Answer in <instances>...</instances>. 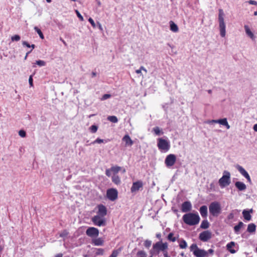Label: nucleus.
<instances>
[{"instance_id": "nucleus-11", "label": "nucleus", "mask_w": 257, "mask_h": 257, "mask_svg": "<svg viewBox=\"0 0 257 257\" xmlns=\"http://www.w3.org/2000/svg\"><path fill=\"white\" fill-rule=\"evenodd\" d=\"M86 234L90 237H96L99 234V230L94 227H89L87 229Z\"/></svg>"}, {"instance_id": "nucleus-46", "label": "nucleus", "mask_w": 257, "mask_h": 257, "mask_svg": "<svg viewBox=\"0 0 257 257\" xmlns=\"http://www.w3.org/2000/svg\"><path fill=\"white\" fill-rule=\"evenodd\" d=\"M198 248L197 245L195 243H193L191 246H190V250L191 251H192L193 252V251L194 250H197V249Z\"/></svg>"}, {"instance_id": "nucleus-40", "label": "nucleus", "mask_w": 257, "mask_h": 257, "mask_svg": "<svg viewBox=\"0 0 257 257\" xmlns=\"http://www.w3.org/2000/svg\"><path fill=\"white\" fill-rule=\"evenodd\" d=\"M21 39V37L18 35H15L11 37L12 41H19Z\"/></svg>"}, {"instance_id": "nucleus-61", "label": "nucleus", "mask_w": 257, "mask_h": 257, "mask_svg": "<svg viewBox=\"0 0 257 257\" xmlns=\"http://www.w3.org/2000/svg\"><path fill=\"white\" fill-rule=\"evenodd\" d=\"M55 257H63V254L62 253H59L56 254Z\"/></svg>"}, {"instance_id": "nucleus-45", "label": "nucleus", "mask_w": 257, "mask_h": 257, "mask_svg": "<svg viewBox=\"0 0 257 257\" xmlns=\"http://www.w3.org/2000/svg\"><path fill=\"white\" fill-rule=\"evenodd\" d=\"M68 232L66 230H64L60 234V236L61 237H65L68 234Z\"/></svg>"}, {"instance_id": "nucleus-27", "label": "nucleus", "mask_w": 257, "mask_h": 257, "mask_svg": "<svg viewBox=\"0 0 257 257\" xmlns=\"http://www.w3.org/2000/svg\"><path fill=\"white\" fill-rule=\"evenodd\" d=\"M170 30L173 32L176 33L179 31L178 26L173 21L170 22Z\"/></svg>"}, {"instance_id": "nucleus-49", "label": "nucleus", "mask_w": 257, "mask_h": 257, "mask_svg": "<svg viewBox=\"0 0 257 257\" xmlns=\"http://www.w3.org/2000/svg\"><path fill=\"white\" fill-rule=\"evenodd\" d=\"M76 14L77 15V16L78 17L79 20L81 21H83V18L82 16V15L80 14V13L78 12V10H75Z\"/></svg>"}, {"instance_id": "nucleus-36", "label": "nucleus", "mask_w": 257, "mask_h": 257, "mask_svg": "<svg viewBox=\"0 0 257 257\" xmlns=\"http://www.w3.org/2000/svg\"><path fill=\"white\" fill-rule=\"evenodd\" d=\"M153 132L157 136H160L161 135V134H163V132H161L160 128L158 126H156V127H154Z\"/></svg>"}, {"instance_id": "nucleus-19", "label": "nucleus", "mask_w": 257, "mask_h": 257, "mask_svg": "<svg viewBox=\"0 0 257 257\" xmlns=\"http://www.w3.org/2000/svg\"><path fill=\"white\" fill-rule=\"evenodd\" d=\"M227 121L226 118L220 119L218 120H211L207 121V123L209 124H212L213 123H218L223 125H225V124H227Z\"/></svg>"}, {"instance_id": "nucleus-17", "label": "nucleus", "mask_w": 257, "mask_h": 257, "mask_svg": "<svg viewBox=\"0 0 257 257\" xmlns=\"http://www.w3.org/2000/svg\"><path fill=\"white\" fill-rule=\"evenodd\" d=\"M253 210L252 209H250V210H243L242 211V215L244 218V219L249 221L251 220V216L250 214V213H252Z\"/></svg>"}, {"instance_id": "nucleus-60", "label": "nucleus", "mask_w": 257, "mask_h": 257, "mask_svg": "<svg viewBox=\"0 0 257 257\" xmlns=\"http://www.w3.org/2000/svg\"><path fill=\"white\" fill-rule=\"evenodd\" d=\"M156 237L159 238V239H161V233H157L156 234Z\"/></svg>"}, {"instance_id": "nucleus-39", "label": "nucleus", "mask_w": 257, "mask_h": 257, "mask_svg": "<svg viewBox=\"0 0 257 257\" xmlns=\"http://www.w3.org/2000/svg\"><path fill=\"white\" fill-rule=\"evenodd\" d=\"M36 64L39 65V66H44L46 65V62L43 60H37L36 61Z\"/></svg>"}, {"instance_id": "nucleus-47", "label": "nucleus", "mask_w": 257, "mask_h": 257, "mask_svg": "<svg viewBox=\"0 0 257 257\" xmlns=\"http://www.w3.org/2000/svg\"><path fill=\"white\" fill-rule=\"evenodd\" d=\"M19 135L20 136H21L22 138H24L26 136V132L24 130H20L19 132Z\"/></svg>"}, {"instance_id": "nucleus-31", "label": "nucleus", "mask_w": 257, "mask_h": 257, "mask_svg": "<svg viewBox=\"0 0 257 257\" xmlns=\"http://www.w3.org/2000/svg\"><path fill=\"white\" fill-rule=\"evenodd\" d=\"M209 226V223L207 220H204L202 221L201 225H200V228L202 229H207Z\"/></svg>"}, {"instance_id": "nucleus-6", "label": "nucleus", "mask_w": 257, "mask_h": 257, "mask_svg": "<svg viewBox=\"0 0 257 257\" xmlns=\"http://www.w3.org/2000/svg\"><path fill=\"white\" fill-rule=\"evenodd\" d=\"M218 183L221 188L228 186L230 183V174L227 171H224L223 176L219 179Z\"/></svg>"}, {"instance_id": "nucleus-37", "label": "nucleus", "mask_w": 257, "mask_h": 257, "mask_svg": "<svg viewBox=\"0 0 257 257\" xmlns=\"http://www.w3.org/2000/svg\"><path fill=\"white\" fill-rule=\"evenodd\" d=\"M98 129L97 126L95 125H92L89 127V130L92 133H95Z\"/></svg>"}, {"instance_id": "nucleus-24", "label": "nucleus", "mask_w": 257, "mask_h": 257, "mask_svg": "<svg viewBox=\"0 0 257 257\" xmlns=\"http://www.w3.org/2000/svg\"><path fill=\"white\" fill-rule=\"evenodd\" d=\"M244 30H245L246 35L249 37H250L252 40H254L255 38V37H254L253 33L250 31L248 26L247 25H245L244 26Z\"/></svg>"}, {"instance_id": "nucleus-3", "label": "nucleus", "mask_w": 257, "mask_h": 257, "mask_svg": "<svg viewBox=\"0 0 257 257\" xmlns=\"http://www.w3.org/2000/svg\"><path fill=\"white\" fill-rule=\"evenodd\" d=\"M224 14L223 10L219 9L218 14V21L220 34L222 37H224L226 35V26L224 21Z\"/></svg>"}, {"instance_id": "nucleus-20", "label": "nucleus", "mask_w": 257, "mask_h": 257, "mask_svg": "<svg viewBox=\"0 0 257 257\" xmlns=\"http://www.w3.org/2000/svg\"><path fill=\"white\" fill-rule=\"evenodd\" d=\"M235 186L237 188L239 191H244L246 189V185L240 181H237L235 183Z\"/></svg>"}, {"instance_id": "nucleus-23", "label": "nucleus", "mask_w": 257, "mask_h": 257, "mask_svg": "<svg viewBox=\"0 0 257 257\" xmlns=\"http://www.w3.org/2000/svg\"><path fill=\"white\" fill-rule=\"evenodd\" d=\"M235 242L234 241H231L227 244L226 248L231 253H235L236 250L232 248V247L235 246Z\"/></svg>"}, {"instance_id": "nucleus-51", "label": "nucleus", "mask_w": 257, "mask_h": 257, "mask_svg": "<svg viewBox=\"0 0 257 257\" xmlns=\"http://www.w3.org/2000/svg\"><path fill=\"white\" fill-rule=\"evenodd\" d=\"M88 21L91 24V25L93 27V28H95L96 25H95L93 20L91 18H89L88 19Z\"/></svg>"}, {"instance_id": "nucleus-2", "label": "nucleus", "mask_w": 257, "mask_h": 257, "mask_svg": "<svg viewBox=\"0 0 257 257\" xmlns=\"http://www.w3.org/2000/svg\"><path fill=\"white\" fill-rule=\"evenodd\" d=\"M182 219L185 223L190 226L198 224L200 220L197 212L186 213L183 216Z\"/></svg>"}, {"instance_id": "nucleus-21", "label": "nucleus", "mask_w": 257, "mask_h": 257, "mask_svg": "<svg viewBox=\"0 0 257 257\" xmlns=\"http://www.w3.org/2000/svg\"><path fill=\"white\" fill-rule=\"evenodd\" d=\"M104 243V240L102 238H97L92 239V244L95 246H101Z\"/></svg>"}, {"instance_id": "nucleus-18", "label": "nucleus", "mask_w": 257, "mask_h": 257, "mask_svg": "<svg viewBox=\"0 0 257 257\" xmlns=\"http://www.w3.org/2000/svg\"><path fill=\"white\" fill-rule=\"evenodd\" d=\"M122 141L125 142V146H132L134 142L128 135H125L122 139Z\"/></svg>"}, {"instance_id": "nucleus-26", "label": "nucleus", "mask_w": 257, "mask_h": 257, "mask_svg": "<svg viewBox=\"0 0 257 257\" xmlns=\"http://www.w3.org/2000/svg\"><path fill=\"white\" fill-rule=\"evenodd\" d=\"M256 230V225L253 223H250L248 225L247 228V231L249 233H254Z\"/></svg>"}, {"instance_id": "nucleus-16", "label": "nucleus", "mask_w": 257, "mask_h": 257, "mask_svg": "<svg viewBox=\"0 0 257 257\" xmlns=\"http://www.w3.org/2000/svg\"><path fill=\"white\" fill-rule=\"evenodd\" d=\"M98 210L97 211V215H100L104 217L107 214V210L106 207L100 204L98 205Z\"/></svg>"}, {"instance_id": "nucleus-48", "label": "nucleus", "mask_w": 257, "mask_h": 257, "mask_svg": "<svg viewBox=\"0 0 257 257\" xmlns=\"http://www.w3.org/2000/svg\"><path fill=\"white\" fill-rule=\"evenodd\" d=\"M111 172H111V168H110V169H106V170H105V175H106L107 177H110V176H111Z\"/></svg>"}, {"instance_id": "nucleus-57", "label": "nucleus", "mask_w": 257, "mask_h": 257, "mask_svg": "<svg viewBox=\"0 0 257 257\" xmlns=\"http://www.w3.org/2000/svg\"><path fill=\"white\" fill-rule=\"evenodd\" d=\"M32 52V50L28 51L27 53H26V55L24 58V60H26L27 59V57L28 56V55Z\"/></svg>"}, {"instance_id": "nucleus-25", "label": "nucleus", "mask_w": 257, "mask_h": 257, "mask_svg": "<svg viewBox=\"0 0 257 257\" xmlns=\"http://www.w3.org/2000/svg\"><path fill=\"white\" fill-rule=\"evenodd\" d=\"M111 180L116 185H119L121 183L120 178L117 175H113L111 176Z\"/></svg>"}, {"instance_id": "nucleus-42", "label": "nucleus", "mask_w": 257, "mask_h": 257, "mask_svg": "<svg viewBox=\"0 0 257 257\" xmlns=\"http://www.w3.org/2000/svg\"><path fill=\"white\" fill-rule=\"evenodd\" d=\"M137 255L138 256H140L141 257H146V253L144 250H139L137 252Z\"/></svg>"}, {"instance_id": "nucleus-35", "label": "nucleus", "mask_w": 257, "mask_h": 257, "mask_svg": "<svg viewBox=\"0 0 257 257\" xmlns=\"http://www.w3.org/2000/svg\"><path fill=\"white\" fill-rule=\"evenodd\" d=\"M107 119L109 121H110L112 122H113V123H116L118 122L117 118L115 116H114V115L108 116Z\"/></svg>"}, {"instance_id": "nucleus-13", "label": "nucleus", "mask_w": 257, "mask_h": 257, "mask_svg": "<svg viewBox=\"0 0 257 257\" xmlns=\"http://www.w3.org/2000/svg\"><path fill=\"white\" fill-rule=\"evenodd\" d=\"M143 184L142 181H138L133 183L132 186L131 188L132 193L136 192L143 187Z\"/></svg>"}, {"instance_id": "nucleus-30", "label": "nucleus", "mask_w": 257, "mask_h": 257, "mask_svg": "<svg viewBox=\"0 0 257 257\" xmlns=\"http://www.w3.org/2000/svg\"><path fill=\"white\" fill-rule=\"evenodd\" d=\"M179 247L182 249H185L187 247V243L184 239H181L179 240Z\"/></svg>"}, {"instance_id": "nucleus-12", "label": "nucleus", "mask_w": 257, "mask_h": 257, "mask_svg": "<svg viewBox=\"0 0 257 257\" xmlns=\"http://www.w3.org/2000/svg\"><path fill=\"white\" fill-rule=\"evenodd\" d=\"M236 168L239 172V173L247 179L248 182L251 183V179L249 174L242 166L240 165H237Z\"/></svg>"}, {"instance_id": "nucleus-28", "label": "nucleus", "mask_w": 257, "mask_h": 257, "mask_svg": "<svg viewBox=\"0 0 257 257\" xmlns=\"http://www.w3.org/2000/svg\"><path fill=\"white\" fill-rule=\"evenodd\" d=\"M243 226H244V224L242 222H241V221L239 222L238 224L235 225L234 227V232L236 234H238L240 228L241 227H242Z\"/></svg>"}, {"instance_id": "nucleus-55", "label": "nucleus", "mask_w": 257, "mask_h": 257, "mask_svg": "<svg viewBox=\"0 0 257 257\" xmlns=\"http://www.w3.org/2000/svg\"><path fill=\"white\" fill-rule=\"evenodd\" d=\"M233 218H234V214L233 213H229L228 216V218L229 219H232Z\"/></svg>"}, {"instance_id": "nucleus-59", "label": "nucleus", "mask_w": 257, "mask_h": 257, "mask_svg": "<svg viewBox=\"0 0 257 257\" xmlns=\"http://www.w3.org/2000/svg\"><path fill=\"white\" fill-rule=\"evenodd\" d=\"M253 129L255 132H257V123L253 125Z\"/></svg>"}, {"instance_id": "nucleus-41", "label": "nucleus", "mask_w": 257, "mask_h": 257, "mask_svg": "<svg viewBox=\"0 0 257 257\" xmlns=\"http://www.w3.org/2000/svg\"><path fill=\"white\" fill-rule=\"evenodd\" d=\"M142 70L144 71L146 73L147 72L146 69L144 66H141L139 69L136 70V73L137 74H141Z\"/></svg>"}, {"instance_id": "nucleus-62", "label": "nucleus", "mask_w": 257, "mask_h": 257, "mask_svg": "<svg viewBox=\"0 0 257 257\" xmlns=\"http://www.w3.org/2000/svg\"><path fill=\"white\" fill-rule=\"evenodd\" d=\"M98 25V27H99V29L101 30H102V26H101V25L99 23H97Z\"/></svg>"}, {"instance_id": "nucleus-32", "label": "nucleus", "mask_w": 257, "mask_h": 257, "mask_svg": "<svg viewBox=\"0 0 257 257\" xmlns=\"http://www.w3.org/2000/svg\"><path fill=\"white\" fill-rule=\"evenodd\" d=\"M34 30L38 33V34L39 35V36L41 39H43L44 38V36L43 35V33L42 32L41 30L38 27L35 26L34 27Z\"/></svg>"}, {"instance_id": "nucleus-64", "label": "nucleus", "mask_w": 257, "mask_h": 257, "mask_svg": "<svg viewBox=\"0 0 257 257\" xmlns=\"http://www.w3.org/2000/svg\"><path fill=\"white\" fill-rule=\"evenodd\" d=\"M227 129H229L230 128V125L228 124V122H227V124L225 125Z\"/></svg>"}, {"instance_id": "nucleus-44", "label": "nucleus", "mask_w": 257, "mask_h": 257, "mask_svg": "<svg viewBox=\"0 0 257 257\" xmlns=\"http://www.w3.org/2000/svg\"><path fill=\"white\" fill-rule=\"evenodd\" d=\"M119 253V251L117 250H113L109 257H117Z\"/></svg>"}, {"instance_id": "nucleus-58", "label": "nucleus", "mask_w": 257, "mask_h": 257, "mask_svg": "<svg viewBox=\"0 0 257 257\" xmlns=\"http://www.w3.org/2000/svg\"><path fill=\"white\" fill-rule=\"evenodd\" d=\"M96 72H94V71H93L92 73H91V77H94L95 76H96Z\"/></svg>"}, {"instance_id": "nucleus-63", "label": "nucleus", "mask_w": 257, "mask_h": 257, "mask_svg": "<svg viewBox=\"0 0 257 257\" xmlns=\"http://www.w3.org/2000/svg\"><path fill=\"white\" fill-rule=\"evenodd\" d=\"M60 40L62 41V42H63V43L65 46H66V45H67V44H66V42H65L64 40H63L62 38H61V39H60Z\"/></svg>"}, {"instance_id": "nucleus-34", "label": "nucleus", "mask_w": 257, "mask_h": 257, "mask_svg": "<svg viewBox=\"0 0 257 257\" xmlns=\"http://www.w3.org/2000/svg\"><path fill=\"white\" fill-rule=\"evenodd\" d=\"M167 239L172 242H175L176 240V237L174 236V233L173 232H170L168 234Z\"/></svg>"}, {"instance_id": "nucleus-9", "label": "nucleus", "mask_w": 257, "mask_h": 257, "mask_svg": "<svg viewBox=\"0 0 257 257\" xmlns=\"http://www.w3.org/2000/svg\"><path fill=\"white\" fill-rule=\"evenodd\" d=\"M106 195L109 200L114 201L117 198L118 192L116 189H109L107 190Z\"/></svg>"}, {"instance_id": "nucleus-10", "label": "nucleus", "mask_w": 257, "mask_h": 257, "mask_svg": "<svg viewBox=\"0 0 257 257\" xmlns=\"http://www.w3.org/2000/svg\"><path fill=\"white\" fill-rule=\"evenodd\" d=\"M212 237L211 232L209 230L204 231L201 232L199 235V238L203 242H206Z\"/></svg>"}, {"instance_id": "nucleus-7", "label": "nucleus", "mask_w": 257, "mask_h": 257, "mask_svg": "<svg viewBox=\"0 0 257 257\" xmlns=\"http://www.w3.org/2000/svg\"><path fill=\"white\" fill-rule=\"evenodd\" d=\"M93 223L98 226H105L106 225V219L104 217L100 215H95L92 218Z\"/></svg>"}, {"instance_id": "nucleus-52", "label": "nucleus", "mask_w": 257, "mask_h": 257, "mask_svg": "<svg viewBox=\"0 0 257 257\" xmlns=\"http://www.w3.org/2000/svg\"><path fill=\"white\" fill-rule=\"evenodd\" d=\"M29 84H30V86L32 87L33 86V76L32 75H31L29 77Z\"/></svg>"}, {"instance_id": "nucleus-50", "label": "nucleus", "mask_w": 257, "mask_h": 257, "mask_svg": "<svg viewBox=\"0 0 257 257\" xmlns=\"http://www.w3.org/2000/svg\"><path fill=\"white\" fill-rule=\"evenodd\" d=\"M111 97V95L110 94H104L102 97V98H101V100H106L109 98H110Z\"/></svg>"}, {"instance_id": "nucleus-43", "label": "nucleus", "mask_w": 257, "mask_h": 257, "mask_svg": "<svg viewBox=\"0 0 257 257\" xmlns=\"http://www.w3.org/2000/svg\"><path fill=\"white\" fill-rule=\"evenodd\" d=\"M152 244V241L150 240H146L145 241L144 245L146 247L149 248Z\"/></svg>"}, {"instance_id": "nucleus-38", "label": "nucleus", "mask_w": 257, "mask_h": 257, "mask_svg": "<svg viewBox=\"0 0 257 257\" xmlns=\"http://www.w3.org/2000/svg\"><path fill=\"white\" fill-rule=\"evenodd\" d=\"M104 142H105V143L107 142L106 141H104L103 139L97 138L94 141L92 142L91 144H96V143L100 144V143H104Z\"/></svg>"}, {"instance_id": "nucleus-56", "label": "nucleus", "mask_w": 257, "mask_h": 257, "mask_svg": "<svg viewBox=\"0 0 257 257\" xmlns=\"http://www.w3.org/2000/svg\"><path fill=\"white\" fill-rule=\"evenodd\" d=\"M207 252H208V253H210L211 254H212L214 252V250L210 248V249H209L207 251H206Z\"/></svg>"}, {"instance_id": "nucleus-15", "label": "nucleus", "mask_w": 257, "mask_h": 257, "mask_svg": "<svg viewBox=\"0 0 257 257\" xmlns=\"http://www.w3.org/2000/svg\"><path fill=\"white\" fill-rule=\"evenodd\" d=\"M192 209V204L190 201H185L182 204L181 210L183 212H188Z\"/></svg>"}, {"instance_id": "nucleus-53", "label": "nucleus", "mask_w": 257, "mask_h": 257, "mask_svg": "<svg viewBox=\"0 0 257 257\" xmlns=\"http://www.w3.org/2000/svg\"><path fill=\"white\" fill-rule=\"evenodd\" d=\"M22 44L24 46H26L28 48H30V45L26 41H23Z\"/></svg>"}, {"instance_id": "nucleus-8", "label": "nucleus", "mask_w": 257, "mask_h": 257, "mask_svg": "<svg viewBox=\"0 0 257 257\" xmlns=\"http://www.w3.org/2000/svg\"><path fill=\"white\" fill-rule=\"evenodd\" d=\"M176 159V156L174 154H169L165 158V164L168 168H171L175 164Z\"/></svg>"}, {"instance_id": "nucleus-33", "label": "nucleus", "mask_w": 257, "mask_h": 257, "mask_svg": "<svg viewBox=\"0 0 257 257\" xmlns=\"http://www.w3.org/2000/svg\"><path fill=\"white\" fill-rule=\"evenodd\" d=\"M95 254L96 255H102L104 253V249L101 248H95Z\"/></svg>"}, {"instance_id": "nucleus-14", "label": "nucleus", "mask_w": 257, "mask_h": 257, "mask_svg": "<svg viewBox=\"0 0 257 257\" xmlns=\"http://www.w3.org/2000/svg\"><path fill=\"white\" fill-rule=\"evenodd\" d=\"M193 254L196 257H207L208 252L204 249L198 248L197 250L193 251Z\"/></svg>"}, {"instance_id": "nucleus-4", "label": "nucleus", "mask_w": 257, "mask_h": 257, "mask_svg": "<svg viewBox=\"0 0 257 257\" xmlns=\"http://www.w3.org/2000/svg\"><path fill=\"white\" fill-rule=\"evenodd\" d=\"M157 146L159 150L161 152L166 153L168 152L170 148V141L168 139H164L163 138H158L157 139Z\"/></svg>"}, {"instance_id": "nucleus-54", "label": "nucleus", "mask_w": 257, "mask_h": 257, "mask_svg": "<svg viewBox=\"0 0 257 257\" xmlns=\"http://www.w3.org/2000/svg\"><path fill=\"white\" fill-rule=\"evenodd\" d=\"M248 3L250 5H257V2L256 1H253V0H250L248 2Z\"/></svg>"}, {"instance_id": "nucleus-5", "label": "nucleus", "mask_w": 257, "mask_h": 257, "mask_svg": "<svg viewBox=\"0 0 257 257\" xmlns=\"http://www.w3.org/2000/svg\"><path fill=\"white\" fill-rule=\"evenodd\" d=\"M209 213L213 216H217L221 211L220 203L217 201L211 202L209 206Z\"/></svg>"}, {"instance_id": "nucleus-22", "label": "nucleus", "mask_w": 257, "mask_h": 257, "mask_svg": "<svg viewBox=\"0 0 257 257\" xmlns=\"http://www.w3.org/2000/svg\"><path fill=\"white\" fill-rule=\"evenodd\" d=\"M199 212L203 218H206L207 216V207L206 205H203L200 207Z\"/></svg>"}, {"instance_id": "nucleus-29", "label": "nucleus", "mask_w": 257, "mask_h": 257, "mask_svg": "<svg viewBox=\"0 0 257 257\" xmlns=\"http://www.w3.org/2000/svg\"><path fill=\"white\" fill-rule=\"evenodd\" d=\"M111 172L113 173V175H117V174L120 171L122 168L119 166H112L111 168Z\"/></svg>"}, {"instance_id": "nucleus-1", "label": "nucleus", "mask_w": 257, "mask_h": 257, "mask_svg": "<svg viewBox=\"0 0 257 257\" xmlns=\"http://www.w3.org/2000/svg\"><path fill=\"white\" fill-rule=\"evenodd\" d=\"M168 247L167 242H163L161 240L157 242L153 245L152 248L150 250L151 257L158 255L161 251L163 252V255L165 256V254H168Z\"/></svg>"}]
</instances>
